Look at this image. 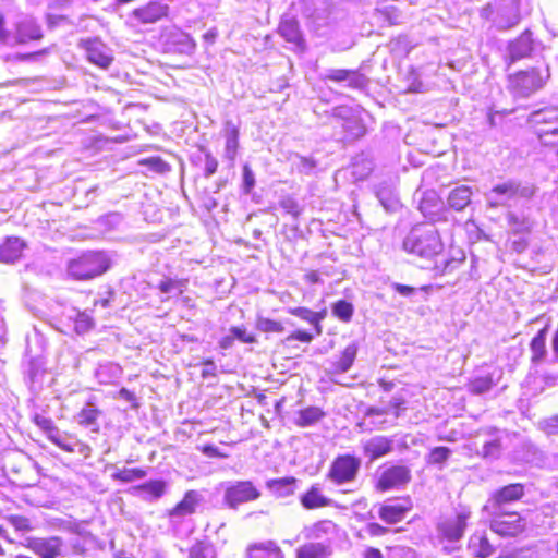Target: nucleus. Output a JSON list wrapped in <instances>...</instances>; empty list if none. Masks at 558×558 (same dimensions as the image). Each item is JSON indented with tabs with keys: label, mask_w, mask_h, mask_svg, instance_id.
Segmentation results:
<instances>
[{
	"label": "nucleus",
	"mask_w": 558,
	"mask_h": 558,
	"mask_svg": "<svg viewBox=\"0 0 558 558\" xmlns=\"http://www.w3.org/2000/svg\"><path fill=\"white\" fill-rule=\"evenodd\" d=\"M403 248L408 253L430 259L442 252L444 244L435 226L423 225L410 231L403 241Z\"/></svg>",
	"instance_id": "f257e3e1"
},
{
	"label": "nucleus",
	"mask_w": 558,
	"mask_h": 558,
	"mask_svg": "<svg viewBox=\"0 0 558 558\" xmlns=\"http://www.w3.org/2000/svg\"><path fill=\"white\" fill-rule=\"evenodd\" d=\"M534 193V186L510 180L495 185L485 197L487 205L492 208L510 207L521 199L531 198Z\"/></svg>",
	"instance_id": "f03ea898"
},
{
	"label": "nucleus",
	"mask_w": 558,
	"mask_h": 558,
	"mask_svg": "<svg viewBox=\"0 0 558 558\" xmlns=\"http://www.w3.org/2000/svg\"><path fill=\"white\" fill-rule=\"evenodd\" d=\"M480 15L499 29H509L520 22L519 0H493L481 9Z\"/></svg>",
	"instance_id": "7ed1b4c3"
},
{
	"label": "nucleus",
	"mask_w": 558,
	"mask_h": 558,
	"mask_svg": "<svg viewBox=\"0 0 558 558\" xmlns=\"http://www.w3.org/2000/svg\"><path fill=\"white\" fill-rule=\"evenodd\" d=\"M110 267V260L102 252H87L70 260L69 275L75 280H89L102 275Z\"/></svg>",
	"instance_id": "20e7f679"
},
{
	"label": "nucleus",
	"mask_w": 558,
	"mask_h": 558,
	"mask_svg": "<svg viewBox=\"0 0 558 558\" xmlns=\"http://www.w3.org/2000/svg\"><path fill=\"white\" fill-rule=\"evenodd\" d=\"M550 77L549 68L530 69L509 76L508 87L517 97L527 98L542 89Z\"/></svg>",
	"instance_id": "39448f33"
},
{
	"label": "nucleus",
	"mask_w": 558,
	"mask_h": 558,
	"mask_svg": "<svg viewBox=\"0 0 558 558\" xmlns=\"http://www.w3.org/2000/svg\"><path fill=\"white\" fill-rule=\"evenodd\" d=\"M41 29L35 20L27 15H22L13 24V29L4 28V20L0 16V41L9 46L24 44L28 40L41 38Z\"/></svg>",
	"instance_id": "423d86ee"
},
{
	"label": "nucleus",
	"mask_w": 558,
	"mask_h": 558,
	"mask_svg": "<svg viewBox=\"0 0 558 558\" xmlns=\"http://www.w3.org/2000/svg\"><path fill=\"white\" fill-rule=\"evenodd\" d=\"M490 530L502 537H517L527 529V520L518 512L492 510Z\"/></svg>",
	"instance_id": "0eeeda50"
},
{
	"label": "nucleus",
	"mask_w": 558,
	"mask_h": 558,
	"mask_svg": "<svg viewBox=\"0 0 558 558\" xmlns=\"http://www.w3.org/2000/svg\"><path fill=\"white\" fill-rule=\"evenodd\" d=\"M260 490L251 481H234L226 485L223 504L232 510L241 505L255 501L260 497Z\"/></svg>",
	"instance_id": "6e6552de"
},
{
	"label": "nucleus",
	"mask_w": 558,
	"mask_h": 558,
	"mask_svg": "<svg viewBox=\"0 0 558 558\" xmlns=\"http://www.w3.org/2000/svg\"><path fill=\"white\" fill-rule=\"evenodd\" d=\"M360 468L359 458L350 454L339 456L330 465L328 478L337 485L351 483L356 478Z\"/></svg>",
	"instance_id": "1a4fd4ad"
},
{
	"label": "nucleus",
	"mask_w": 558,
	"mask_h": 558,
	"mask_svg": "<svg viewBox=\"0 0 558 558\" xmlns=\"http://www.w3.org/2000/svg\"><path fill=\"white\" fill-rule=\"evenodd\" d=\"M529 121L535 125L539 140L547 144L546 136L558 134V108L550 107L531 113Z\"/></svg>",
	"instance_id": "9d476101"
},
{
	"label": "nucleus",
	"mask_w": 558,
	"mask_h": 558,
	"mask_svg": "<svg viewBox=\"0 0 558 558\" xmlns=\"http://www.w3.org/2000/svg\"><path fill=\"white\" fill-rule=\"evenodd\" d=\"M411 481V471L405 465H392L385 469L376 482V489L387 492L399 489Z\"/></svg>",
	"instance_id": "9b49d317"
},
{
	"label": "nucleus",
	"mask_w": 558,
	"mask_h": 558,
	"mask_svg": "<svg viewBox=\"0 0 558 558\" xmlns=\"http://www.w3.org/2000/svg\"><path fill=\"white\" fill-rule=\"evenodd\" d=\"M80 47L85 50L87 60L101 69L109 68L113 61L111 49L99 38L82 39Z\"/></svg>",
	"instance_id": "f8f14e48"
},
{
	"label": "nucleus",
	"mask_w": 558,
	"mask_h": 558,
	"mask_svg": "<svg viewBox=\"0 0 558 558\" xmlns=\"http://www.w3.org/2000/svg\"><path fill=\"white\" fill-rule=\"evenodd\" d=\"M470 517L471 511L466 508H461L454 517L447 518L440 522L438 531L448 541L457 542L462 538Z\"/></svg>",
	"instance_id": "ddd939ff"
},
{
	"label": "nucleus",
	"mask_w": 558,
	"mask_h": 558,
	"mask_svg": "<svg viewBox=\"0 0 558 558\" xmlns=\"http://www.w3.org/2000/svg\"><path fill=\"white\" fill-rule=\"evenodd\" d=\"M523 495L524 486L522 484H510L496 490L484 508L489 510H502L505 504L519 500Z\"/></svg>",
	"instance_id": "4468645a"
},
{
	"label": "nucleus",
	"mask_w": 558,
	"mask_h": 558,
	"mask_svg": "<svg viewBox=\"0 0 558 558\" xmlns=\"http://www.w3.org/2000/svg\"><path fill=\"white\" fill-rule=\"evenodd\" d=\"M27 243L19 236H7L0 243V263L14 264L23 256Z\"/></svg>",
	"instance_id": "2eb2a0df"
},
{
	"label": "nucleus",
	"mask_w": 558,
	"mask_h": 558,
	"mask_svg": "<svg viewBox=\"0 0 558 558\" xmlns=\"http://www.w3.org/2000/svg\"><path fill=\"white\" fill-rule=\"evenodd\" d=\"M199 501L201 495L196 490L185 493L183 499L169 511L170 523L174 525L179 523L182 518L193 514Z\"/></svg>",
	"instance_id": "dca6fc26"
},
{
	"label": "nucleus",
	"mask_w": 558,
	"mask_h": 558,
	"mask_svg": "<svg viewBox=\"0 0 558 558\" xmlns=\"http://www.w3.org/2000/svg\"><path fill=\"white\" fill-rule=\"evenodd\" d=\"M324 80H329L333 82H345L347 86L354 89H363L367 84V78L353 70H344V69H330L325 75Z\"/></svg>",
	"instance_id": "f3484780"
},
{
	"label": "nucleus",
	"mask_w": 558,
	"mask_h": 558,
	"mask_svg": "<svg viewBox=\"0 0 558 558\" xmlns=\"http://www.w3.org/2000/svg\"><path fill=\"white\" fill-rule=\"evenodd\" d=\"M533 50L534 41L531 37V32L525 31L508 45V58L510 63L530 57Z\"/></svg>",
	"instance_id": "a211bd4d"
},
{
	"label": "nucleus",
	"mask_w": 558,
	"mask_h": 558,
	"mask_svg": "<svg viewBox=\"0 0 558 558\" xmlns=\"http://www.w3.org/2000/svg\"><path fill=\"white\" fill-rule=\"evenodd\" d=\"M392 451V440L386 436H375L363 442V452L374 461Z\"/></svg>",
	"instance_id": "6ab92c4d"
},
{
	"label": "nucleus",
	"mask_w": 558,
	"mask_h": 558,
	"mask_svg": "<svg viewBox=\"0 0 558 558\" xmlns=\"http://www.w3.org/2000/svg\"><path fill=\"white\" fill-rule=\"evenodd\" d=\"M63 541L58 536L35 538L31 548L41 558H57L61 553Z\"/></svg>",
	"instance_id": "aec40b11"
},
{
	"label": "nucleus",
	"mask_w": 558,
	"mask_h": 558,
	"mask_svg": "<svg viewBox=\"0 0 558 558\" xmlns=\"http://www.w3.org/2000/svg\"><path fill=\"white\" fill-rule=\"evenodd\" d=\"M169 7L160 2H149L145 7L135 9L132 15L141 23H155L168 14Z\"/></svg>",
	"instance_id": "412c9836"
},
{
	"label": "nucleus",
	"mask_w": 558,
	"mask_h": 558,
	"mask_svg": "<svg viewBox=\"0 0 558 558\" xmlns=\"http://www.w3.org/2000/svg\"><path fill=\"white\" fill-rule=\"evenodd\" d=\"M473 196V190L468 185H458L451 189L447 195V205L456 211L464 210L470 204Z\"/></svg>",
	"instance_id": "4be33fe9"
},
{
	"label": "nucleus",
	"mask_w": 558,
	"mask_h": 558,
	"mask_svg": "<svg viewBox=\"0 0 558 558\" xmlns=\"http://www.w3.org/2000/svg\"><path fill=\"white\" fill-rule=\"evenodd\" d=\"M468 549L473 557L488 558L495 551V546L483 532H476L469 538Z\"/></svg>",
	"instance_id": "5701e85b"
},
{
	"label": "nucleus",
	"mask_w": 558,
	"mask_h": 558,
	"mask_svg": "<svg viewBox=\"0 0 558 558\" xmlns=\"http://www.w3.org/2000/svg\"><path fill=\"white\" fill-rule=\"evenodd\" d=\"M167 45L170 50L182 54H191L195 48L193 38L180 29L170 32Z\"/></svg>",
	"instance_id": "b1692460"
},
{
	"label": "nucleus",
	"mask_w": 558,
	"mask_h": 558,
	"mask_svg": "<svg viewBox=\"0 0 558 558\" xmlns=\"http://www.w3.org/2000/svg\"><path fill=\"white\" fill-rule=\"evenodd\" d=\"M349 112L350 110L347 108H337L335 110V116L344 120L342 126L350 138L355 140L362 137L366 132L365 125L360 118L355 116H348Z\"/></svg>",
	"instance_id": "393cba45"
},
{
	"label": "nucleus",
	"mask_w": 558,
	"mask_h": 558,
	"mask_svg": "<svg viewBox=\"0 0 558 558\" xmlns=\"http://www.w3.org/2000/svg\"><path fill=\"white\" fill-rule=\"evenodd\" d=\"M411 510V504L405 500L404 504L384 505L379 509V518L389 524L402 521L407 513Z\"/></svg>",
	"instance_id": "a878e982"
},
{
	"label": "nucleus",
	"mask_w": 558,
	"mask_h": 558,
	"mask_svg": "<svg viewBox=\"0 0 558 558\" xmlns=\"http://www.w3.org/2000/svg\"><path fill=\"white\" fill-rule=\"evenodd\" d=\"M49 440L66 452L77 451L85 454V451H88V447L81 442L76 437L61 430L53 434Z\"/></svg>",
	"instance_id": "bb28decb"
},
{
	"label": "nucleus",
	"mask_w": 558,
	"mask_h": 558,
	"mask_svg": "<svg viewBox=\"0 0 558 558\" xmlns=\"http://www.w3.org/2000/svg\"><path fill=\"white\" fill-rule=\"evenodd\" d=\"M100 415L101 411L97 408V405L94 402L88 401L75 415V421L81 426L89 427L93 432H98V418Z\"/></svg>",
	"instance_id": "cd10ccee"
},
{
	"label": "nucleus",
	"mask_w": 558,
	"mask_h": 558,
	"mask_svg": "<svg viewBox=\"0 0 558 558\" xmlns=\"http://www.w3.org/2000/svg\"><path fill=\"white\" fill-rule=\"evenodd\" d=\"M246 558H283L281 549L272 541L251 545Z\"/></svg>",
	"instance_id": "c85d7f7f"
},
{
	"label": "nucleus",
	"mask_w": 558,
	"mask_h": 558,
	"mask_svg": "<svg viewBox=\"0 0 558 558\" xmlns=\"http://www.w3.org/2000/svg\"><path fill=\"white\" fill-rule=\"evenodd\" d=\"M225 157L231 162L234 161L239 148V128L231 121L225 124Z\"/></svg>",
	"instance_id": "c756f323"
},
{
	"label": "nucleus",
	"mask_w": 558,
	"mask_h": 558,
	"mask_svg": "<svg viewBox=\"0 0 558 558\" xmlns=\"http://www.w3.org/2000/svg\"><path fill=\"white\" fill-rule=\"evenodd\" d=\"M300 502L308 510L331 505V500L322 494V489L317 485H313L304 495H302Z\"/></svg>",
	"instance_id": "7c9ffc66"
},
{
	"label": "nucleus",
	"mask_w": 558,
	"mask_h": 558,
	"mask_svg": "<svg viewBox=\"0 0 558 558\" xmlns=\"http://www.w3.org/2000/svg\"><path fill=\"white\" fill-rule=\"evenodd\" d=\"M295 478L294 477H282L276 480H269L266 483L267 488L279 498L289 497L295 492Z\"/></svg>",
	"instance_id": "2f4dec72"
},
{
	"label": "nucleus",
	"mask_w": 558,
	"mask_h": 558,
	"mask_svg": "<svg viewBox=\"0 0 558 558\" xmlns=\"http://www.w3.org/2000/svg\"><path fill=\"white\" fill-rule=\"evenodd\" d=\"M546 336L547 326L541 329L530 343V349L532 352L531 361L534 364H539L541 362L544 361L545 356L547 355Z\"/></svg>",
	"instance_id": "473e14b6"
},
{
	"label": "nucleus",
	"mask_w": 558,
	"mask_h": 558,
	"mask_svg": "<svg viewBox=\"0 0 558 558\" xmlns=\"http://www.w3.org/2000/svg\"><path fill=\"white\" fill-rule=\"evenodd\" d=\"M331 548L325 543H308L296 550V558H327Z\"/></svg>",
	"instance_id": "72a5a7b5"
},
{
	"label": "nucleus",
	"mask_w": 558,
	"mask_h": 558,
	"mask_svg": "<svg viewBox=\"0 0 558 558\" xmlns=\"http://www.w3.org/2000/svg\"><path fill=\"white\" fill-rule=\"evenodd\" d=\"M279 34L289 43L300 47L303 43L299 23L295 20H284L278 28Z\"/></svg>",
	"instance_id": "f704fd0d"
},
{
	"label": "nucleus",
	"mask_w": 558,
	"mask_h": 558,
	"mask_svg": "<svg viewBox=\"0 0 558 558\" xmlns=\"http://www.w3.org/2000/svg\"><path fill=\"white\" fill-rule=\"evenodd\" d=\"M325 416V412L318 407H307L298 412L295 424L300 427H308L318 423Z\"/></svg>",
	"instance_id": "c9c22d12"
},
{
	"label": "nucleus",
	"mask_w": 558,
	"mask_h": 558,
	"mask_svg": "<svg viewBox=\"0 0 558 558\" xmlns=\"http://www.w3.org/2000/svg\"><path fill=\"white\" fill-rule=\"evenodd\" d=\"M357 354V344L355 342L350 343L341 353L340 359L335 364V369L339 373L348 372Z\"/></svg>",
	"instance_id": "e433bc0d"
},
{
	"label": "nucleus",
	"mask_w": 558,
	"mask_h": 558,
	"mask_svg": "<svg viewBox=\"0 0 558 558\" xmlns=\"http://www.w3.org/2000/svg\"><path fill=\"white\" fill-rule=\"evenodd\" d=\"M290 313L314 325L317 335L322 333V326L319 322L323 318V315L320 313L313 312L306 307H295L290 310Z\"/></svg>",
	"instance_id": "4c0bfd02"
},
{
	"label": "nucleus",
	"mask_w": 558,
	"mask_h": 558,
	"mask_svg": "<svg viewBox=\"0 0 558 558\" xmlns=\"http://www.w3.org/2000/svg\"><path fill=\"white\" fill-rule=\"evenodd\" d=\"M450 456V448L444 446L435 447L426 456V462L430 465H437L441 470Z\"/></svg>",
	"instance_id": "58836bf2"
},
{
	"label": "nucleus",
	"mask_w": 558,
	"mask_h": 558,
	"mask_svg": "<svg viewBox=\"0 0 558 558\" xmlns=\"http://www.w3.org/2000/svg\"><path fill=\"white\" fill-rule=\"evenodd\" d=\"M508 223L510 230L515 234H524L530 232L531 230V222L524 218L520 217L513 213H509L507 215Z\"/></svg>",
	"instance_id": "ea45409f"
},
{
	"label": "nucleus",
	"mask_w": 558,
	"mask_h": 558,
	"mask_svg": "<svg viewBox=\"0 0 558 558\" xmlns=\"http://www.w3.org/2000/svg\"><path fill=\"white\" fill-rule=\"evenodd\" d=\"M493 387V378L490 376H483L473 379L469 385V390L474 395H483L488 392Z\"/></svg>",
	"instance_id": "a19ab883"
},
{
	"label": "nucleus",
	"mask_w": 558,
	"mask_h": 558,
	"mask_svg": "<svg viewBox=\"0 0 558 558\" xmlns=\"http://www.w3.org/2000/svg\"><path fill=\"white\" fill-rule=\"evenodd\" d=\"M332 314L342 322H350L353 315V305L344 300L337 301L332 305Z\"/></svg>",
	"instance_id": "79ce46f5"
},
{
	"label": "nucleus",
	"mask_w": 558,
	"mask_h": 558,
	"mask_svg": "<svg viewBox=\"0 0 558 558\" xmlns=\"http://www.w3.org/2000/svg\"><path fill=\"white\" fill-rule=\"evenodd\" d=\"M146 476V471L142 469H123L117 472L113 477L124 483L133 482L136 480L144 478Z\"/></svg>",
	"instance_id": "37998d69"
},
{
	"label": "nucleus",
	"mask_w": 558,
	"mask_h": 558,
	"mask_svg": "<svg viewBox=\"0 0 558 558\" xmlns=\"http://www.w3.org/2000/svg\"><path fill=\"white\" fill-rule=\"evenodd\" d=\"M34 423L41 429L45 432V434L47 435L48 439L53 435L56 434L59 428L54 425L53 421L50 418V417H47V416H44V415H40V414H36L34 416Z\"/></svg>",
	"instance_id": "c03bdc74"
},
{
	"label": "nucleus",
	"mask_w": 558,
	"mask_h": 558,
	"mask_svg": "<svg viewBox=\"0 0 558 558\" xmlns=\"http://www.w3.org/2000/svg\"><path fill=\"white\" fill-rule=\"evenodd\" d=\"M138 488L154 498H159L165 493L166 484L162 481H150Z\"/></svg>",
	"instance_id": "a18cd8bd"
},
{
	"label": "nucleus",
	"mask_w": 558,
	"mask_h": 558,
	"mask_svg": "<svg viewBox=\"0 0 558 558\" xmlns=\"http://www.w3.org/2000/svg\"><path fill=\"white\" fill-rule=\"evenodd\" d=\"M182 281L167 278L165 280H161L158 284V289L163 294H172L177 292L178 294L182 293Z\"/></svg>",
	"instance_id": "49530a36"
},
{
	"label": "nucleus",
	"mask_w": 558,
	"mask_h": 558,
	"mask_svg": "<svg viewBox=\"0 0 558 558\" xmlns=\"http://www.w3.org/2000/svg\"><path fill=\"white\" fill-rule=\"evenodd\" d=\"M481 454L485 459H492V460L497 459L500 454V441L498 439H493V440L486 441L483 445Z\"/></svg>",
	"instance_id": "de8ad7c7"
},
{
	"label": "nucleus",
	"mask_w": 558,
	"mask_h": 558,
	"mask_svg": "<svg viewBox=\"0 0 558 558\" xmlns=\"http://www.w3.org/2000/svg\"><path fill=\"white\" fill-rule=\"evenodd\" d=\"M279 205L287 214L291 215L294 218H298L302 213L301 206L292 197H283L279 202Z\"/></svg>",
	"instance_id": "09e8293b"
},
{
	"label": "nucleus",
	"mask_w": 558,
	"mask_h": 558,
	"mask_svg": "<svg viewBox=\"0 0 558 558\" xmlns=\"http://www.w3.org/2000/svg\"><path fill=\"white\" fill-rule=\"evenodd\" d=\"M336 524L330 520L320 521L312 527V536L320 537L324 534H331L335 532Z\"/></svg>",
	"instance_id": "8fccbe9b"
},
{
	"label": "nucleus",
	"mask_w": 558,
	"mask_h": 558,
	"mask_svg": "<svg viewBox=\"0 0 558 558\" xmlns=\"http://www.w3.org/2000/svg\"><path fill=\"white\" fill-rule=\"evenodd\" d=\"M190 558H214L213 548L207 544L197 543L191 548Z\"/></svg>",
	"instance_id": "3c124183"
},
{
	"label": "nucleus",
	"mask_w": 558,
	"mask_h": 558,
	"mask_svg": "<svg viewBox=\"0 0 558 558\" xmlns=\"http://www.w3.org/2000/svg\"><path fill=\"white\" fill-rule=\"evenodd\" d=\"M93 326V320L86 313L78 312L75 318V330L77 333H84Z\"/></svg>",
	"instance_id": "603ef678"
},
{
	"label": "nucleus",
	"mask_w": 558,
	"mask_h": 558,
	"mask_svg": "<svg viewBox=\"0 0 558 558\" xmlns=\"http://www.w3.org/2000/svg\"><path fill=\"white\" fill-rule=\"evenodd\" d=\"M10 524L20 532H28L32 530V524L29 519L23 515H10L8 518Z\"/></svg>",
	"instance_id": "864d4df0"
},
{
	"label": "nucleus",
	"mask_w": 558,
	"mask_h": 558,
	"mask_svg": "<svg viewBox=\"0 0 558 558\" xmlns=\"http://www.w3.org/2000/svg\"><path fill=\"white\" fill-rule=\"evenodd\" d=\"M258 328L264 332H282L283 326L280 322L269 319V318H260L258 320Z\"/></svg>",
	"instance_id": "5fc2aeb1"
},
{
	"label": "nucleus",
	"mask_w": 558,
	"mask_h": 558,
	"mask_svg": "<svg viewBox=\"0 0 558 558\" xmlns=\"http://www.w3.org/2000/svg\"><path fill=\"white\" fill-rule=\"evenodd\" d=\"M539 426L547 435H558V414L543 420Z\"/></svg>",
	"instance_id": "6e6d98bb"
},
{
	"label": "nucleus",
	"mask_w": 558,
	"mask_h": 558,
	"mask_svg": "<svg viewBox=\"0 0 558 558\" xmlns=\"http://www.w3.org/2000/svg\"><path fill=\"white\" fill-rule=\"evenodd\" d=\"M459 260L456 259H441L437 260L435 264V270L438 275H444L447 272H451L459 264Z\"/></svg>",
	"instance_id": "4d7b16f0"
},
{
	"label": "nucleus",
	"mask_w": 558,
	"mask_h": 558,
	"mask_svg": "<svg viewBox=\"0 0 558 558\" xmlns=\"http://www.w3.org/2000/svg\"><path fill=\"white\" fill-rule=\"evenodd\" d=\"M230 332L233 333L235 339L240 340L243 343H253L255 341V337L248 333L245 327H231Z\"/></svg>",
	"instance_id": "13d9d810"
},
{
	"label": "nucleus",
	"mask_w": 558,
	"mask_h": 558,
	"mask_svg": "<svg viewBox=\"0 0 558 558\" xmlns=\"http://www.w3.org/2000/svg\"><path fill=\"white\" fill-rule=\"evenodd\" d=\"M432 203H435V206L437 204V197L435 194L426 195L420 203L418 208L422 211V214L426 217L432 216L434 214L432 209Z\"/></svg>",
	"instance_id": "bf43d9fd"
},
{
	"label": "nucleus",
	"mask_w": 558,
	"mask_h": 558,
	"mask_svg": "<svg viewBox=\"0 0 558 558\" xmlns=\"http://www.w3.org/2000/svg\"><path fill=\"white\" fill-rule=\"evenodd\" d=\"M255 185V177L252 169L245 165L243 167V187L246 193H250Z\"/></svg>",
	"instance_id": "052dcab7"
},
{
	"label": "nucleus",
	"mask_w": 558,
	"mask_h": 558,
	"mask_svg": "<svg viewBox=\"0 0 558 558\" xmlns=\"http://www.w3.org/2000/svg\"><path fill=\"white\" fill-rule=\"evenodd\" d=\"M218 167V161L215 157H213L210 154H206L205 156V177L209 178L211 177L216 171Z\"/></svg>",
	"instance_id": "680f3d73"
},
{
	"label": "nucleus",
	"mask_w": 558,
	"mask_h": 558,
	"mask_svg": "<svg viewBox=\"0 0 558 558\" xmlns=\"http://www.w3.org/2000/svg\"><path fill=\"white\" fill-rule=\"evenodd\" d=\"M293 340H299L302 342L310 343L313 340V336L310 332L298 330L292 332L286 338V342L290 343Z\"/></svg>",
	"instance_id": "e2e57ef3"
},
{
	"label": "nucleus",
	"mask_w": 558,
	"mask_h": 558,
	"mask_svg": "<svg viewBox=\"0 0 558 558\" xmlns=\"http://www.w3.org/2000/svg\"><path fill=\"white\" fill-rule=\"evenodd\" d=\"M203 365H204V368L202 371V377L203 378H207V377H215L216 376V369H217V366L215 364V362L210 359H207L203 362Z\"/></svg>",
	"instance_id": "0e129e2a"
},
{
	"label": "nucleus",
	"mask_w": 558,
	"mask_h": 558,
	"mask_svg": "<svg viewBox=\"0 0 558 558\" xmlns=\"http://www.w3.org/2000/svg\"><path fill=\"white\" fill-rule=\"evenodd\" d=\"M147 163H149L150 168L157 172H165L169 169L168 165L160 158H150L147 160Z\"/></svg>",
	"instance_id": "69168bd1"
},
{
	"label": "nucleus",
	"mask_w": 558,
	"mask_h": 558,
	"mask_svg": "<svg viewBox=\"0 0 558 558\" xmlns=\"http://www.w3.org/2000/svg\"><path fill=\"white\" fill-rule=\"evenodd\" d=\"M367 532L372 535V536H381L384 535L386 532H387V529L381 526L380 524L378 523H369L367 525Z\"/></svg>",
	"instance_id": "338daca9"
},
{
	"label": "nucleus",
	"mask_w": 558,
	"mask_h": 558,
	"mask_svg": "<svg viewBox=\"0 0 558 558\" xmlns=\"http://www.w3.org/2000/svg\"><path fill=\"white\" fill-rule=\"evenodd\" d=\"M234 340H235V338H234L233 333H231V332L229 331V333H228V335H226L225 337H222V338L220 339V341H219V347H220L221 349H223V350H228V349H230V348H232V347H233V344H234Z\"/></svg>",
	"instance_id": "774afa93"
}]
</instances>
